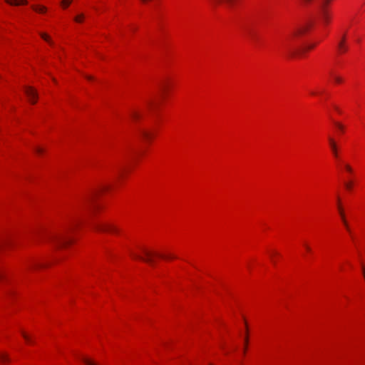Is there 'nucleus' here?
<instances>
[{
    "mask_svg": "<svg viewBox=\"0 0 365 365\" xmlns=\"http://www.w3.org/2000/svg\"><path fill=\"white\" fill-rule=\"evenodd\" d=\"M129 254L135 260H139L153 268L160 265V260L166 262L177 259V256L167 250H158L144 245H138L136 250H130Z\"/></svg>",
    "mask_w": 365,
    "mask_h": 365,
    "instance_id": "obj_1",
    "label": "nucleus"
},
{
    "mask_svg": "<svg viewBox=\"0 0 365 365\" xmlns=\"http://www.w3.org/2000/svg\"><path fill=\"white\" fill-rule=\"evenodd\" d=\"M47 266V264L41 259H33L24 264V271L30 272H41Z\"/></svg>",
    "mask_w": 365,
    "mask_h": 365,
    "instance_id": "obj_2",
    "label": "nucleus"
},
{
    "mask_svg": "<svg viewBox=\"0 0 365 365\" xmlns=\"http://www.w3.org/2000/svg\"><path fill=\"white\" fill-rule=\"evenodd\" d=\"M91 228L96 232H110L118 233V228L112 224L92 220L89 222Z\"/></svg>",
    "mask_w": 365,
    "mask_h": 365,
    "instance_id": "obj_3",
    "label": "nucleus"
},
{
    "mask_svg": "<svg viewBox=\"0 0 365 365\" xmlns=\"http://www.w3.org/2000/svg\"><path fill=\"white\" fill-rule=\"evenodd\" d=\"M331 0H322L319 6V16L324 24H328L331 21V13L329 9V4Z\"/></svg>",
    "mask_w": 365,
    "mask_h": 365,
    "instance_id": "obj_4",
    "label": "nucleus"
},
{
    "mask_svg": "<svg viewBox=\"0 0 365 365\" xmlns=\"http://www.w3.org/2000/svg\"><path fill=\"white\" fill-rule=\"evenodd\" d=\"M24 93L31 103L35 104L37 102L38 98V92L34 87L25 86Z\"/></svg>",
    "mask_w": 365,
    "mask_h": 365,
    "instance_id": "obj_5",
    "label": "nucleus"
},
{
    "mask_svg": "<svg viewBox=\"0 0 365 365\" xmlns=\"http://www.w3.org/2000/svg\"><path fill=\"white\" fill-rule=\"evenodd\" d=\"M107 189V187H103L100 188L99 190H93L92 192L82 202V206H89V207H94L93 202L95 200V197L97 196L98 193L101 191Z\"/></svg>",
    "mask_w": 365,
    "mask_h": 365,
    "instance_id": "obj_6",
    "label": "nucleus"
},
{
    "mask_svg": "<svg viewBox=\"0 0 365 365\" xmlns=\"http://www.w3.org/2000/svg\"><path fill=\"white\" fill-rule=\"evenodd\" d=\"M308 26H309L308 25H304V26H301L294 28L292 31V32L290 34V36L289 37V39L292 40L297 36H299L300 35H302L308 29Z\"/></svg>",
    "mask_w": 365,
    "mask_h": 365,
    "instance_id": "obj_7",
    "label": "nucleus"
},
{
    "mask_svg": "<svg viewBox=\"0 0 365 365\" xmlns=\"http://www.w3.org/2000/svg\"><path fill=\"white\" fill-rule=\"evenodd\" d=\"M267 253L270 262L274 264H277L279 259L282 257L280 252L274 249L267 250Z\"/></svg>",
    "mask_w": 365,
    "mask_h": 365,
    "instance_id": "obj_8",
    "label": "nucleus"
},
{
    "mask_svg": "<svg viewBox=\"0 0 365 365\" xmlns=\"http://www.w3.org/2000/svg\"><path fill=\"white\" fill-rule=\"evenodd\" d=\"M31 8L35 13L41 15H46L48 11L46 6L38 3L32 4Z\"/></svg>",
    "mask_w": 365,
    "mask_h": 365,
    "instance_id": "obj_9",
    "label": "nucleus"
},
{
    "mask_svg": "<svg viewBox=\"0 0 365 365\" xmlns=\"http://www.w3.org/2000/svg\"><path fill=\"white\" fill-rule=\"evenodd\" d=\"M4 1L12 6H26L29 4L28 0H4Z\"/></svg>",
    "mask_w": 365,
    "mask_h": 365,
    "instance_id": "obj_10",
    "label": "nucleus"
},
{
    "mask_svg": "<svg viewBox=\"0 0 365 365\" xmlns=\"http://www.w3.org/2000/svg\"><path fill=\"white\" fill-rule=\"evenodd\" d=\"M40 37L45 41L50 46H54V42L52 40L51 36L46 33V32H43V31H40L38 33Z\"/></svg>",
    "mask_w": 365,
    "mask_h": 365,
    "instance_id": "obj_11",
    "label": "nucleus"
},
{
    "mask_svg": "<svg viewBox=\"0 0 365 365\" xmlns=\"http://www.w3.org/2000/svg\"><path fill=\"white\" fill-rule=\"evenodd\" d=\"M328 140L334 156L338 158V148L336 141L331 137H329Z\"/></svg>",
    "mask_w": 365,
    "mask_h": 365,
    "instance_id": "obj_12",
    "label": "nucleus"
},
{
    "mask_svg": "<svg viewBox=\"0 0 365 365\" xmlns=\"http://www.w3.org/2000/svg\"><path fill=\"white\" fill-rule=\"evenodd\" d=\"M338 49L340 53H344L348 50V46L346 44V36L344 35L337 45Z\"/></svg>",
    "mask_w": 365,
    "mask_h": 365,
    "instance_id": "obj_13",
    "label": "nucleus"
},
{
    "mask_svg": "<svg viewBox=\"0 0 365 365\" xmlns=\"http://www.w3.org/2000/svg\"><path fill=\"white\" fill-rule=\"evenodd\" d=\"M212 3L216 5L221 4H225L228 6L231 7L234 5L237 0H210Z\"/></svg>",
    "mask_w": 365,
    "mask_h": 365,
    "instance_id": "obj_14",
    "label": "nucleus"
},
{
    "mask_svg": "<svg viewBox=\"0 0 365 365\" xmlns=\"http://www.w3.org/2000/svg\"><path fill=\"white\" fill-rule=\"evenodd\" d=\"M34 152L36 153V154L38 156H41V155H43L45 153V149L40 146V145H36L35 146L34 148Z\"/></svg>",
    "mask_w": 365,
    "mask_h": 365,
    "instance_id": "obj_15",
    "label": "nucleus"
},
{
    "mask_svg": "<svg viewBox=\"0 0 365 365\" xmlns=\"http://www.w3.org/2000/svg\"><path fill=\"white\" fill-rule=\"evenodd\" d=\"M140 133L141 135L145 139H149L151 137V134L146 130H140Z\"/></svg>",
    "mask_w": 365,
    "mask_h": 365,
    "instance_id": "obj_16",
    "label": "nucleus"
},
{
    "mask_svg": "<svg viewBox=\"0 0 365 365\" xmlns=\"http://www.w3.org/2000/svg\"><path fill=\"white\" fill-rule=\"evenodd\" d=\"M130 115L131 118L134 120H138L140 117V113L136 110H132Z\"/></svg>",
    "mask_w": 365,
    "mask_h": 365,
    "instance_id": "obj_17",
    "label": "nucleus"
},
{
    "mask_svg": "<svg viewBox=\"0 0 365 365\" xmlns=\"http://www.w3.org/2000/svg\"><path fill=\"white\" fill-rule=\"evenodd\" d=\"M331 76L333 77L334 81L336 83H340L342 82V78L340 76H338L336 75H334L333 73L331 72Z\"/></svg>",
    "mask_w": 365,
    "mask_h": 365,
    "instance_id": "obj_18",
    "label": "nucleus"
},
{
    "mask_svg": "<svg viewBox=\"0 0 365 365\" xmlns=\"http://www.w3.org/2000/svg\"><path fill=\"white\" fill-rule=\"evenodd\" d=\"M0 360L3 363L9 361L8 356L3 353H0Z\"/></svg>",
    "mask_w": 365,
    "mask_h": 365,
    "instance_id": "obj_19",
    "label": "nucleus"
},
{
    "mask_svg": "<svg viewBox=\"0 0 365 365\" xmlns=\"http://www.w3.org/2000/svg\"><path fill=\"white\" fill-rule=\"evenodd\" d=\"M83 14H80L77 16L75 17V21L78 23H81L83 21Z\"/></svg>",
    "mask_w": 365,
    "mask_h": 365,
    "instance_id": "obj_20",
    "label": "nucleus"
},
{
    "mask_svg": "<svg viewBox=\"0 0 365 365\" xmlns=\"http://www.w3.org/2000/svg\"><path fill=\"white\" fill-rule=\"evenodd\" d=\"M338 209H339V215L341 216V219L345 218V215H344V210H343L342 207L341 206H339Z\"/></svg>",
    "mask_w": 365,
    "mask_h": 365,
    "instance_id": "obj_21",
    "label": "nucleus"
},
{
    "mask_svg": "<svg viewBox=\"0 0 365 365\" xmlns=\"http://www.w3.org/2000/svg\"><path fill=\"white\" fill-rule=\"evenodd\" d=\"M61 4L63 9H66L68 6V0H63Z\"/></svg>",
    "mask_w": 365,
    "mask_h": 365,
    "instance_id": "obj_22",
    "label": "nucleus"
},
{
    "mask_svg": "<svg viewBox=\"0 0 365 365\" xmlns=\"http://www.w3.org/2000/svg\"><path fill=\"white\" fill-rule=\"evenodd\" d=\"M296 52L294 51H292L290 48H288L287 51V55L289 56H294L295 55Z\"/></svg>",
    "mask_w": 365,
    "mask_h": 365,
    "instance_id": "obj_23",
    "label": "nucleus"
},
{
    "mask_svg": "<svg viewBox=\"0 0 365 365\" xmlns=\"http://www.w3.org/2000/svg\"><path fill=\"white\" fill-rule=\"evenodd\" d=\"M22 336H24V338L26 339V341L27 342H31V339L30 337L24 332H22Z\"/></svg>",
    "mask_w": 365,
    "mask_h": 365,
    "instance_id": "obj_24",
    "label": "nucleus"
},
{
    "mask_svg": "<svg viewBox=\"0 0 365 365\" xmlns=\"http://www.w3.org/2000/svg\"><path fill=\"white\" fill-rule=\"evenodd\" d=\"M344 167H345V169L346 170L347 172H349L350 173H352V168H351V167L349 165L345 164Z\"/></svg>",
    "mask_w": 365,
    "mask_h": 365,
    "instance_id": "obj_25",
    "label": "nucleus"
},
{
    "mask_svg": "<svg viewBox=\"0 0 365 365\" xmlns=\"http://www.w3.org/2000/svg\"><path fill=\"white\" fill-rule=\"evenodd\" d=\"M335 125L340 130H344V126L343 125H341V123H338V122H336L335 123Z\"/></svg>",
    "mask_w": 365,
    "mask_h": 365,
    "instance_id": "obj_26",
    "label": "nucleus"
},
{
    "mask_svg": "<svg viewBox=\"0 0 365 365\" xmlns=\"http://www.w3.org/2000/svg\"><path fill=\"white\" fill-rule=\"evenodd\" d=\"M345 186H346V189H348V190H351V187H352V183H351V182H346V183H345Z\"/></svg>",
    "mask_w": 365,
    "mask_h": 365,
    "instance_id": "obj_27",
    "label": "nucleus"
},
{
    "mask_svg": "<svg viewBox=\"0 0 365 365\" xmlns=\"http://www.w3.org/2000/svg\"><path fill=\"white\" fill-rule=\"evenodd\" d=\"M314 0H302V3L304 4V5H308L309 4H311Z\"/></svg>",
    "mask_w": 365,
    "mask_h": 365,
    "instance_id": "obj_28",
    "label": "nucleus"
},
{
    "mask_svg": "<svg viewBox=\"0 0 365 365\" xmlns=\"http://www.w3.org/2000/svg\"><path fill=\"white\" fill-rule=\"evenodd\" d=\"M341 220H342V222H343V224H344V227H345L346 228H349V225H348V222H347V221H346V218L341 219Z\"/></svg>",
    "mask_w": 365,
    "mask_h": 365,
    "instance_id": "obj_29",
    "label": "nucleus"
},
{
    "mask_svg": "<svg viewBox=\"0 0 365 365\" xmlns=\"http://www.w3.org/2000/svg\"><path fill=\"white\" fill-rule=\"evenodd\" d=\"M304 247H305L306 251L308 253H311L312 252V249H311V247L309 245H305Z\"/></svg>",
    "mask_w": 365,
    "mask_h": 365,
    "instance_id": "obj_30",
    "label": "nucleus"
},
{
    "mask_svg": "<svg viewBox=\"0 0 365 365\" xmlns=\"http://www.w3.org/2000/svg\"><path fill=\"white\" fill-rule=\"evenodd\" d=\"M337 204H338V207L341 206L340 205V198L339 197H337Z\"/></svg>",
    "mask_w": 365,
    "mask_h": 365,
    "instance_id": "obj_31",
    "label": "nucleus"
},
{
    "mask_svg": "<svg viewBox=\"0 0 365 365\" xmlns=\"http://www.w3.org/2000/svg\"><path fill=\"white\" fill-rule=\"evenodd\" d=\"M346 230L349 232V233L350 235H351V230H350V228H349H349H346Z\"/></svg>",
    "mask_w": 365,
    "mask_h": 365,
    "instance_id": "obj_32",
    "label": "nucleus"
},
{
    "mask_svg": "<svg viewBox=\"0 0 365 365\" xmlns=\"http://www.w3.org/2000/svg\"><path fill=\"white\" fill-rule=\"evenodd\" d=\"M313 47H314V45H309V46L307 47V49L312 48Z\"/></svg>",
    "mask_w": 365,
    "mask_h": 365,
    "instance_id": "obj_33",
    "label": "nucleus"
},
{
    "mask_svg": "<svg viewBox=\"0 0 365 365\" xmlns=\"http://www.w3.org/2000/svg\"><path fill=\"white\" fill-rule=\"evenodd\" d=\"M363 272H364L363 274H365V267L364 266H363Z\"/></svg>",
    "mask_w": 365,
    "mask_h": 365,
    "instance_id": "obj_34",
    "label": "nucleus"
},
{
    "mask_svg": "<svg viewBox=\"0 0 365 365\" xmlns=\"http://www.w3.org/2000/svg\"><path fill=\"white\" fill-rule=\"evenodd\" d=\"M87 78H88V80H91V79H93V78H92L91 76H88V77H87Z\"/></svg>",
    "mask_w": 365,
    "mask_h": 365,
    "instance_id": "obj_35",
    "label": "nucleus"
},
{
    "mask_svg": "<svg viewBox=\"0 0 365 365\" xmlns=\"http://www.w3.org/2000/svg\"><path fill=\"white\" fill-rule=\"evenodd\" d=\"M71 1V0H70V2Z\"/></svg>",
    "mask_w": 365,
    "mask_h": 365,
    "instance_id": "obj_36",
    "label": "nucleus"
}]
</instances>
